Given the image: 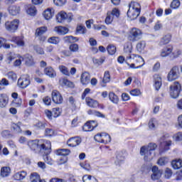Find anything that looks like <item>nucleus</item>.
Wrapping results in <instances>:
<instances>
[{"mask_svg":"<svg viewBox=\"0 0 182 182\" xmlns=\"http://www.w3.org/2000/svg\"><path fill=\"white\" fill-rule=\"evenodd\" d=\"M29 85H31V77L28 74L21 75L18 80V86L21 89H26Z\"/></svg>","mask_w":182,"mask_h":182,"instance_id":"obj_8","label":"nucleus"},{"mask_svg":"<svg viewBox=\"0 0 182 182\" xmlns=\"http://www.w3.org/2000/svg\"><path fill=\"white\" fill-rule=\"evenodd\" d=\"M142 36L143 32H141V30L137 28H132L129 30L128 38L131 42H137V41H140V39H141Z\"/></svg>","mask_w":182,"mask_h":182,"instance_id":"obj_5","label":"nucleus"},{"mask_svg":"<svg viewBox=\"0 0 182 182\" xmlns=\"http://www.w3.org/2000/svg\"><path fill=\"white\" fill-rule=\"evenodd\" d=\"M46 31H48V27H46V26L38 28L36 30V36H42V35H43V33H46Z\"/></svg>","mask_w":182,"mask_h":182,"instance_id":"obj_43","label":"nucleus"},{"mask_svg":"<svg viewBox=\"0 0 182 182\" xmlns=\"http://www.w3.org/2000/svg\"><path fill=\"white\" fill-rule=\"evenodd\" d=\"M9 13L13 16H16L21 12V7L19 6L11 5L8 9Z\"/></svg>","mask_w":182,"mask_h":182,"instance_id":"obj_20","label":"nucleus"},{"mask_svg":"<svg viewBox=\"0 0 182 182\" xmlns=\"http://www.w3.org/2000/svg\"><path fill=\"white\" fill-rule=\"evenodd\" d=\"M82 143V139L80 137L75 136L70 138L67 141V144L68 147H77V146H79Z\"/></svg>","mask_w":182,"mask_h":182,"instance_id":"obj_13","label":"nucleus"},{"mask_svg":"<svg viewBox=\"0 0 182 182\" xmlns=\"http://www.w3.org/2000/svg\"><path fill=\"white\" fill-rule=\"evenodd\" d=\"M30 179L31 182H45V180L41 179V176L38 173H31Z\"/></svg>","mask_w":182,"mask_h":182,"instance_id":"obj_38","label":"nucleus"},{"mask_svg":"<svg viewBox=\"0 0 182 182\" xmlns=\"http://www.w3.org/2000/svg\"><path fill=\"white\" fill-rule=\"evenodd\" d=\"M66 18H68V14L65 11H61L56 16V19L58 23H62V22H63Z\"/></svg>","mask_w":182,"mask_h":182,"instance_id":"obj_33","label":"nucleus"},{"mask_svg":"<svg viewBox=\"0 0 182 182\" xmlns=\"http://www.w3.org/2000/svg\"><path fill=\"white\" fill-rule=\"evenodd\" d=\"M140 4L136 1H132L129 4V9L127 13L128 18L131 21H134L140 15L141 9Z\"/></svg>","mask_w":182,"mask_h":182,"instance_id":"obj_3","label":"nucleus"},{"mask_svg":"<svg viewBox=\"0 0 182 182\" xmlns=\"http://www.w3.org/2000/svg\"><path fill=\"white\" fill-rule=\"evenodd\" d=\"M64 42L73 43V42H77L79 39L77 37L73 36H67L63 38Z\"/></svg>","mask_w":182,"mask_h":182,"instance_id":"obj_41","label":"nucleus"},{"mask_svg":"<svg viewBox=\"0 0 182 182\" xmlns=\"http://www.w3.org/2000/svg\"><path fill=\"white\" fill-rule=\"evenodd\" d=\"M157 149L156 144L151 143L148 146H144L140 149L141 156H144V160L145 161H151L153 160L152 151Z\"/></svg>","mask_w":182,"mask_h":182,"instance_id":"obj_2","label":"nucleus"},{"mask_svg":"<svg viewBox=\"0 0 182 182\" xmlns=\"http://www.w3.org/2000/svg\"><path fill=\"white\" fill-rule=\"evenodd\" d=\"M129 58L133 59V60H134L136 69H140V68H143V66H144V59L143 57L136 54H132L129 57Z\"/></svg>","mask_w":182,"mask_h":182,"instance_id":"obj_9","label":"nucleus"},{"mask_svg":"<svg viewBox=\"0 0 182 182\" xmlns=\"http://www.w3.org/2000/svg\"><path fill=\"white\" fill-rule=\"evenodd\" d=\"M48 43H51L53 45H58L59 42H60V38L59 37H51L48 39Z\"/></svg>","mask_w":182,"mask_h":182,"instance_id":"obj_47","label":"nucleus"},{"mask_svg":"<svg viewBox=\"0 0 182 182\" xmlns=\"http://www.w3.org/2000/svg\"><path fill=\"white\" fill-rule=\"evenodd\" d=\"M53 112V117H59L62 113V109L59 107H55L52 109Z\"/></svg>","mask_w":182,"mask_h":182,"instance_id":"obj_50","label":"nucleus"},{"mask_svg":"<svg viewBox=\"0 0 182 182\" xmlns=\"http://www.w3.org/2000/svg\"><path fill=\"white\" fill-rule=\"evenodd\" d=\"M27 14L31 16H35V15H36V7L34 6H31L28 7L27 9Z\"/></svg>","mask_w":182,"mask_h":182,"instance_id":"obj_51","label":"nucleus"},{"mask_svg":"<svg viewBox=\"0 0 182 182\" xmlns=\"http://www.w3.org/2000/svg\"><path fill=\"white\" fill-rule=\"evenodd\" d=\"M92 62L94 65H96L97 66H100V65H102L103 62H105V58H93Z\"/></svg>","mask_w":182,"mask_h":182,"instance_id":"obj_57","label":"nucleus"},{"mask_svg":"<svg viewBox=\"0 0 182 182\" xmlns=\"http://www.w3.org/2000/svg\"><path fill=\"white\" fill-rule=\"evenodd\" d=\"M132 49H133V46H132V43L128 42L124 44V51L125 52V53H132Z\"/></svg>","mask_w":182,"mask_h":182,"instance_id":"obj_45","label":"nucleus"},{"mask_svg":"<svg viewBox=\"0 0 182 182\" xmlns=\"http://www.w3.org/2000/svg\"><path fill=\"white\" fill-rule=\"evenodd\" d=\"M114 19H117L119 16H120V11L118 9H113L112 12L110 13Z\"/></svg>","mask_w":182,"mask_h":182,"instance_id":"obj_56","label":"nucleus"},{"mask_svg":"<svg viewBox=\"0 0 182 182\" xmlns=\"http://www.w3.org/2000/svg\"><path fill=\"white\" fill-rule=\"evenodd\" d=\"M55 153L57 156H69L70 154V150L68 149H56Z\"/></svg>","mask_w":182,"mask_h":182,"instance_id":"obj_32","label":"nucleus"},{"mask_svg":"<svg viewBox=\"0 0 182 182\" xmlns=\"http://www.w3.org/2000/svg\"><path fill=\"white\" fill-rule=\"evenodd\" d=\"M176 127L178 129H182V114L178 117Z\"/></svg>","mask_w":182,"mask_h":182,"instance_id":"obj_64","label":"nucleus"},{"mask_svg":"<svg viewBox=\"0 0 182 182\" xmlns=\"http://www.w3.org/2000/svg\"><path fill=\"white\" fill-rule=\"evenodd\" d=\"M54 32H56L58 35H66L69 32V29L63 26H55Z\"/></svg>","mask_w":182,"mask_h":182,"instance_id":"obj_28","label":"nucleus"},{"mask_svg":"<svg viewBox=\"0 0 182 182\" xmlns=\"http://www.w3.org/2000/svg\"><path fill=\"white\" fill-rule=\"evenodd\" d=\"M171 52H173V46H168L161 50L160 55L161 58H167L171 54Z\"/></svg>","mask_w":182,"mask_h":182,"instance_id":"obj_23","label":"nucleus"},{"mask_svg":"<svg viewBox=\"0 0 182 182\" xmlns=\"http://www.w3.org/2000/svg\"><path fill=\"white\" fill-rule=\"evenodd\" d=\"M16 55L15 53H9L6 57V64L11 65V63H12V60H14V59H16Z\"/></svg>","mask_w":182,"mask_h":182,"instance_id":"obj_40","label":"nucleus"},{"mask_svg":"<svg viewBox=\"0 0 182 182\" xmlns=\"http://www.w3.org/2000/svg\"><path fill=\"white\" fill-rule=\"evenodd\" d=\"M59 70L63 75H65L66 76H70V73H69V69L65 66V65H60Z\"/></svg>","mask_w":182,"mask_h":182,"instance_id":"obj_49","label":"nucleus"},{"mask_svg":"<svg viewBox=\"0 0 182 182\" xmlns=\"http://www.w3.org/2000/svg\"><path fill=\"white\" fill-rule=\"evenodd\" d=\"M167 79L168 82H173V80L178 79V67L174 66L171 69L167 75Z\"/></svg>","mask_w":182,"mask_h":182,"instance_id":"obj_11","label":"nucleus"},{"mask_svg":"<svg viewBox=\"0 0 182 182\" xmlns=\"http://www.w3.org/2000/svg\"><path fill=\"white\" fill-rule=\"evenodd\" d=\"M26 176H28V173L25 171H18L14 174L13 178L17 181H21V180H23V178H26Z\"/></svg>","mask_w":182,"mask_h":182,"instance_id":"obj_22","label":"nucleus"},{"mask_svg":"<svg viewBox=\"0 0 182 182\" xmlns=\"http://www.w3.org/2000/svg\"><path fill=\"white\" fill-rule=\"evenodd\" d=\"M83 182H97V179L95 176L90 175H85L82 176Z\"/></svg>","mask_w":182,"mask_h":182,"instance_id":"obj_42","label":"nucleus"},{"mask_svg":"<svg viewBox=\"0 0 182 182\" xmlns=\"http://www.w3.org/2000/svg\"><path fill=\"white\" fill-rule=\"evenodd\" d=\"M11 41L16 43L17 46L22 47L25 46V41H23V37L18 36V37H13Z\"/></svg>","mask_w":182,"mask_h":182,"instance_id":"obj_27","label":"nucleus"},{"mask_svg":"<svg viewBox=\"0 0 182 182\" xmlns=\"http://www.w3.org/2000/svg\"><path fill=\"white\" fill-rule=\"evenodd\" d=\"M123 161H124V156H123V154H117L115 159L116 166H120L121 164H123Z\"/></svg>","mask_w":182,"mask_h":182,"instance_id":"obj_39","label":"nucleus"},{"mask_svg":"<svg viewBox=\"0 0 182 182\" xmlns=\"http://www.w3.org/2000/svg\"><path fill=\"white\" fill-rule=\"evenodd\" d=\"M107 50L109 55H114V53H116V46H114L113 44L109 45Z\"/></svg>","mask_w":182,"mask_h":182,"instance_id":"obj_53","label":"nucleus"},{"mask_svg":"<svg viewBox=\"0 0 182 182\" xmlns=\"http://www.w3.org/2000/svg\"><path fill=\"white\" fill-rule=\"evenodd\" d=\"M154 87L159 90L161 87V77L157 74L154 75Z\"/></svg>","mask_w":182,"mask_h":182,"instance_id":"obj_25","label":"nucleus"},{"mask_svg":"<svg viewBox=\"0 0 182 182\" xmlns=\"http://www.w3.org/2000/svg\"><path fill=\"white\" fill-rule=\"evenodd\" d=\"M52 100L55 105H62L63 103V97L58 90H53L51 93Z\"/></svg>","mask_w":182,"mask_h":182,"instance_id":"obj_12","label":"nucleus"},{"mask_svg":"<svg viewBox=\"0 0 182 182\" xmlns=\"http://www.w3.org/2000/svg\"><path fill=\"white\" fill-rule=\"evenodd\" d=\"M34 127L38 130H43L46 127V123L38 121L34 124Z\"/></svg>","mask_w":182,"mask_h":182,"instance_id":"obj_46","label":"nucleus"},{"mask_svg":"<svg viewBox=\"0 0 182 182\" xmlns=\"http://www.w3.org/2000/svg\"><path fill=\"white\" fill-rule=\"evenodd\" d=\"M94 139L95 141H97L98 143H104V144H107V143H110V141H112L110 135L106 132L97 134L94 136Z\"/></svg>","mask_w":182,"mask_h":182,"instance_id":"obj_6","label":"nucleus"},{"mask_svg":"<svg viewBox=\"0 0 182 182\" xmlns=\"http://www.w3.org/2000/svg\"><path fill=\"white\" fill-rule=\"evenodd\" d=\"M156 126H157V121L156 119H151L149 122V127L151 130L154 129Z\"/></svg>","mask_w":182,"mask_h":182,"instance_id":"obj_60","label":"nucleus"},{"mask_svg":"<svg viewBox=\"0 0 182 182\" xmlns=\"http://www.w3.org/2000/svg\"><path fill=\"white\" fill-rule=\"evenodd\" d=\"M80 82L84 86L88 85L89 82H90V74L87 72L82 73L80 76Z\"/></svg>","mask_w":182,"mask_h":182,"instance_id":"obj_19","label":"nucleus"},{"mask_svg":"<svg viewBox=\"0 0 182 182\" xmlns=\"http://www.w3.org/2000/svg\"><path fill=\"white\" fill-rule=\"evenodd\" d=\"M21 126H22V122H21L11 123L12 133L14 134H21V133H22V128H21Z\"/></svg>","mask_w":182,"mask_h":182,"instance_id":"obj_15","label":"nucleus"},{"mask_svg":"<svg viewBox=\"0 0 182 182\" xmlns=\"http://www.w3.org/2000/svg\"><path fill=\"white\" fill-rule=\"evenodd\" d=\"M109 99L110 102L114 105L119 104V97L116 94H114V92H111L109 93Z\"/></svg>","mask_w":182,"mask_h":182,"instance_id":"obj_36","label":"nucleus"},{"mask_svg":"<svg viewBox=\"0 0 182 182\" xmlns=\"http://www.w3.org/2000/svg\"><path fill=\"white\" fill-rule=\"evenodd\" d=\"M23 58L26 66H33V65H35V60H33V57H32V55L26 54Z\"/></svg>","mask_w":182,"mask_h":182,"instance_id":"obj_26","label":"nucleus"},{"mask_svg":"<svg viewBox=\"0 0 182 182\" xmlns=\"http://www.w3.org/2000/svg\"><path fill=\"white\" fill-rule=\"evenodd\" d=\"M171 8H172V9H178V8H180V1L173 0L171 4Z\"/></svg>","mask_w":182,"mask_h":182,"instance_id":"obj_58","label":"nucleus"},{"mask_svg":"<svg viewBox=\"0 0 182 182\" xmlns=\"http://www.w3.org/2000/svg\"><path fill=\"white\" fill-rule=\"evenodd\" d=\"M4 26L5 29H6L8 32H11L14 33L18 31V28L19 26V20L14 19L11 21H6Z\"/></svg>","mask_w":182,"mask_h":182,"instance_id":"obj_7","label":"nucleus"},{"mask_svg":"<svg viewBox=\"0 0 182 182\" xmlns=\"http://www.w3.org/2000/svg\"><path fill=\"white\" fill-rule=\"evenodd\" d=\"M11 176V167L9 166H3L0 170V177L1 178H6Z\"/></svg>","mask_w":182,"mask_h":182,"instance_id":"obj_16","label":"nucleus"},{"mask_svg":"<svg viewBox=\"0 0 182 182\" xmlns=\"http://www.w3.org/2000/svg\"><path fill=\"white\" fill-rule=\"evenodd\" d=\"M7 77L9 79V80H11V82L16 81V79H18V76L16 75V73L11 71L7 73Z\"/></svg>","mask_w":182,"mask_h":182,"instance_id":"obj_48","label":"nucleus"},{"mask_svg":"<svg viewBox=\"0 0 182 182\" xmlns=\"http://www.w3.org/2000/svg\"><path fill=\"white\" fill-rule=\"evenodd\" d=\"M97 127V122L95 121H90L85 124L82 127L83 132H92Z\"/></svg>","mask_w":182,"mask_h":182,"instance_id":"obj_14","label":"nucleus"},{"mask_svg":"<svg viewBox=\"0 0 182 182\" xmlns=\"http://www.w3.org/2000/svg\"><path fill=\"white\" fill-rule=\"evenodd\" d=\"M171 166L175 170H178L182 167V160L181 159H175L171 161Z\"/></svg>","mask_w":182,"mask_h":182,"instance_id":"obj_37","label":"nucleus"},{"mask_svg":"<svg viewBox=\"0 0 182 182\" xmlns=\"http://www.w3.org/2000/svg\"><path fill=\"white\" fill-rule=\"evenodd\" d=\"M50 154V153H48V154L45 153V154H41L43 156L44 161H46L47 164H49V166H53L54 161H53V159H52V158L49 156Z\"/></svg>","mask_w":182,"mask_h":182,"instance_id":"obj_35","label":"nucleus"},{"mask_svg":"<svg viewBox=\"0 0 182 182\" xmlns=\"http://www.w3.org/2000/svg\"><path fill=\"white\" fill-rule=\"evenodd\" d=\"M28 146L32 151H38L40 154H45L52 152V143L46 139H35L28 142Z\"/></svg>","mask_w":182,"mask_h":182,"instance_id":"obj_1","label":"nucleus"},{"mask_svg":"<svg viewBox=\"0 0 182 182\" xmlns=\"http://www.w3.org/2000/svg\"><path fill=\"white\" fill-rule=\"evenodd\" d=\"M173 176V171L171 169L166 168L164 171V177L165 178H170Z\"/></svg>","mask_w":182,"mask_h":182,"instance_id":"obj_61","label":"nucleus"},{"mask_svg":"<svg viewBox=\"0 0 182 182\" xmlns=\"http://www.w3.org/2000/svg\"><path fill=\"white\" fill-rule=\"evenodd\" d=\"M181 91V84L178 82H174L169 87V95L171 99H178L180 92Z\"/></svg>","mask_w":182,"mask_h":182,"instance_id":"obj_4","label":"nucleus"},{"mask_svg":"<svg viewBox=\"0 0 182 182\" xmlns=\"http://www.w3.org/2000/svg\"><path fill=\"white\" fill-rule=\"evenodd\" d=\"M43 17L46 21H49L53 18L55 15V9L48 8L43 11Z\"/></svg>","mask_w":182,"mask_h":182,"instance_id":"obj_18","label":"nucleus"},{"mask_svg":"<svg viewBox=\"0 0 182 182\" xmlns=\"http://www.w3.org/2000/svg\"><path fill=\"white\" fill-rule=\"evenodd\" d=\"M23 56L17 54L16 55V60L14 62V66H15L16 68H19V66H21L22 65V62H23Z\"/></svg>","mask_w":182,"mask_h":182,"instance_id":"obj_34","label":"nucleus"},{"mask_svg":"<svg viewBox=\"0 0 182 182\" xmlns=\"http://www.w3.org/2000/svg\"><path fill=\"white\" fill-rule=\"evenodd\" d=\"M171 41V34H166L164 37H162L159 43V46H164V45H167L170 43Z\"/></svg>","mask_w":182,"mask_h":182,"instance_id":"obj_24","label":"nucleus"},{"mask_svg":"<svg viewBox=\"0 0 182 182\" xmlns=\"http://www.w3.org/2000/svg\"><path fill=\"white\" fill-rule=\"evenodd\" d=\"M173 139L176 141H181V140H182V132H179L175 134L173 136Z\"/></svg>","mask_w":182,"mask_h":182,"instance_id":"obj_62","label":"nucleus"},{"mask_svg":"<svg viewBox=\"0 0 182 182\" xmlns=\"http://www.w3.org/2000/svg\"><path fill=\"white\" fill-rule=\"evenodd\" d=\"M144 49H146V41H140L136 43V50L137 52L141 53V52H144Z\"/></svg>","mask_w":182,"mask_h":182,"instance_id":"obj_31","label":"nucleus"},{"mask_svg":"<svg viewBox=\"0 0 182 182\" xmlns=\"http://www.w3.org/2000/svg\"><path fill=\"white\" fill-rule=\"evenodd\" d=\"M86 105L89 106V107H92V109H96L99 107V102L97 100H94L90 97L85 98Z\"/></svg>","mask_w":182,"mask_h":182,"instance_id":"obj_17","label":"nucleus"},{"mask_svg":"<svg viewBox=\"0 0 182 182\" xmlns=\"http://www.w3.org/2000/svg\"><path fill=\"white\" fill-rule=\"evenodd\" d=\"M102 82L103 83H109L110 82V73L109 71L105 72Z\"/></svg>","mask_w":182,"mask_h":182,"instance_id":"obj_55","label":"nucleus"},{"mask_svg":"<svg viewBox=\"0 0 182 182\" xmlns=\"http://www.w3.org/2000/svg\"><path fill=\"white\" fill-rule=\"evenodd\" d=\"M170 137V135L168 134H166L165 135L163 136V137L161 138L160 139V144L161 149H164V151L168 150V147L171 146V140H167Z\"/></svg>","mask_w":182,"mask_h":182,"instance_id":"obj_10","label":"nucleus"},{"mask_svg":"<svg viewBox=\"0 0 182 182\" xmlns=\"http://www.w3.org/2000/svg\"><path fill=\"white\" fill-rule=\"evenodd\" d=\"M8 100V95L6 94H0V107H6Z\"/></svg>","mask_w":182,"mask_h":182,"instance_id":"obj_30","label":"nucleus"},{"mask_svg":"<svg viewBox=\"0 0 182 182\" xmlns=\"http://www.w3.org/2000/svg\"><path fill=\"white\" fill-rule=\"evenodd\" d=\"M153 174L151 176V180H159L161 177V171L159 170V167L153 166L152 167Z\"/></svg>","mask_w":182,"mask_h":182,"instance_id":"obj_21","label":"nucleus"},{"mask_svg":"<svg viewBox=\"0 0 182 182\" xmlns=\"http://www.w3.org/2000/svg\"><path fill=\"white\" fill-rule=\"evenodd\" d=\"M70 52H77L79 50V45L74 43L69 47Z\"/></svg>","mask_w":182,"mask_h":182,"instance_id":"obj_63","label":"nucleus"},{"mask_svg":"<svg viewBox=\"0 0 182 182\" xmlns=\"http://www.w3.org/2000/svg\"><path fill=\"white\" fill-rule=\"evenodd\" d=\"M80 167H82V168H84V170H87V171H90L91 168H92L90 167V164H89V161H87L80 163Z\"/></svg>","mask_w":182,"mask_h":182,"instance_id":"obj_52","label":"nucleus"},{"mask_svg":"<svg viewBox=\"0 0 182 182\" xmlns=\"http://www.w3.org/2000/svg\"><path fill=\"white\" fill-rule=\"evenodd\" d=\"M168 163V158L166 156L161 157L157 161V164L159 166H166Z\"/></svg>","mask_w":182,"mask_h":182,"instance_id":"obj_44","label":"nucleus"},{"mask_svg":"<svg viewBox=\"0 0 182 182\" xmlns=\"http://www.w3.org/2000/svg\"><path fill=\"white\" fill-rule=\"evenodd\" d=\"M33 49L38 55H45V50H43V48L41 46H35Z\"/></svg>","mask_w":182,"mask_h":182,"instance_id":"obj_59","label":"nucleus"},{"mask_svg":"<svg viewBox=\"0 0 182 182\" xmlns=\"http://www.w3.org/2000/svg\"><path fill=\"white\" fill-rule=\"evenodd\" d=\"M114 17L112 15H111L110 12H108L107 14V17L105 18V23L107 25H110V23H112V22H113L114 20Z\"/></svg>","mask_w":182,"mask_h":182,"instance_id":"obj_54","label":"nucleus"},{"mask_svg":"<svg viewBox=\"0 0 182 182\" xmlns=\"http://www.w3.org/2000/svg\"><path fill=\"white\" fill-rule=\"evenodd\" d=\"M44 73L48 77H55L56 76V71L52 67H47L44 69Z\"/></svg>","mask_w":182,"mask_h":182,"instance_id":"obj_29","label":"nucleus"}]
</instances>
